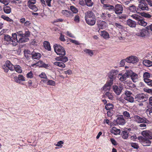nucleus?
Returning <instances> with one entry per match:
<instances>
[{
	"mask_svg": "<svg viewBox=\"0 0 152 152\" xmlns=\"http://www.w3.org/2000/svg\"><path fill=\"white\" fill-rule=\"evenodd\" d=\"M85 18L86 23L89 25H94L96 22V17L94 12L91 11H88L85 13Z\"/></svg>",
	"mask_w": 152,
	"mask_h": 152,
	"instance_id": "f257e3e1",
	"label": "nucleus"
},
{
	"mask_svg": "<svg viewBox=\"0 0 152 152\" xmlns=\"http://www.w3.org/2000/svg\"><path fill=\"white\" fill-rule=\"evenodd\" d=\"M55 52L57 55L60 56H64L66 54V51L64 48L59 45L55 44L53 45Z\"/></svg>",
	"mask_w": 152,
	"mask_h": 152,
	"instance_id": "f03ea898",
	"label": "nucleus"
},
{
	"mask_svg": "<svg viewBox=\"0 0 152 152\" xmlns=\"http://www.w3.org/2000/svg\"><path fill=\"white\" fill-rule=\"evenodd\" d=\"M131 17L137 21V23L139 25L143 26H145L147 25V23L143 20L142 16L134 14L132 15Z\"/></svg>",
	"mask_w": 152,
	"mask_h": 152,
	"instance_id": "7ed1b4c3",
	"label": "nucleus"
},
{
	"mask_svg": "<svg viewBox=\"0 0 152 152\" xmlns=\"http://www.w3.org/2000/svg\"><path fill=\"white\" fill-rule=\"evenodd\" d=\"M27 6L31 10L34 12H37L38 10V7L34 4L36 3V0H27Z\"/></svg>",
	"mask_w": 152,
	"mask_h": 152,
	"instance_id": "20e7f679",
	"label": "nucleus"
},
{
	"mask_svg": "<svg viewBox=\"0 0 152 152\" xmlns=\"http://www.w3.org/2000/svg\"><path fill=\"white\" fill-rule=\"evenodd\" d=\"M150 34V32L146 29H138L137 30V32L136 33V35L139 37H144L146 36H148Z\"/></svg>",
	"mask_w": 152,
	"mask_h": 152,
	"instance_id": "39448f33",
	"label": "nucleus"
},
{
	"mask_svg": "<svg viewBox=\"0 0 152 152\" xmlns=\"http://www.w3.org/2000/svg\"><path fill=\"white\" fill-rule=\"evenodd\" d=\"M139 61L138 57L135 56H131L126 58V61L128 63L133 64H136Z\"/></svg>",
	"mask_w": 152,
	"mask_h": 152,
	"instance_id": "423d86ee",
	"label": "nucleus"
},
{
	"mask_svg": "<svg viewBox=\"0 0 152 152\" xmlns=\"http://www.w3.org/2000/svg\"><path fill=\"white\" fill-rule=\"evenodd\" d=\"M124 94L125 96L124 97V99L130 103H133L134 101L133 97L132 95V94L131 92L128 91H126L125 92Z\"/></svg>",
	"mask_w": 152,
	"mask_h": 152,
	"instance_id": "0eeeda50",
	"label": "nucleus"
},
{
	"mask_svg": "<svg viewBox=\"0 0 152 152\" xmlns=\"http://www.w3.org/2000/svg\"><path fill=\"white\" fill-rule=\"evenodd\" d=\"M114 108L113 105L110 103H108L105 106V108L107 110H108L107 112V115L109 117H111L114 113V111L113 109Z\"/></svg>",
	"mask_w": 152,
	"mask_h": 152,
	"instance_id": "6e6552de",
	"label": "nucleus"
},
{
	"mask_svg": "<svg viewBox=\"0 0 152 152\" xmlns=\"http://www.w3.org/2000/svg\"><path fill=\"white\" fill-rule=\"evenodd\" d=\"M138 139L141 143L144 146H149L150 145L151 142L148 139L144 138L142 136H139Z\"/></svg>",
	"mask_w": 152,
	"mask_h": 152,
	"instance_id": "1a4fd4ad",
	"label": "nucleus"
},
{
	"mask_svg": "<svg viewBox=\"0 0 152 152\" xmlns=\"http://www.w3.org/2000/svg\"><path fill=\"white\" fill-rule=\"evenodd\" d=\"M130 72H129V70H127L124 74L122 73L118 74V77L120 81H124L129 77V75L130 74Z\"/></svg>",
	"mask_w": 152,
	"mask_h": 152,
	"instance_id": "9d476101",
	"label": "nucleus"
},
{
	"mask_svg": "<svg viewBox=\"0 0 152 152\" xmlns=\"http://www.w3.org/2000/svg\"><path fill=\"white\" fill-rule=\"evenodd\" d=\"M134 120L138 123H147L149 122L148 121L146 118H142L137 115H134Z\"/></svg>",
	"mask_w": 152,
	"mask_h": 152,
	"instance_id": "9b49d317",
	"label": "nucleus"
},
{
	"mask_svg": "<svg viewBox=\"0 0 152 152\" xmlns=\"http://www.w3.org/2000/svg\"><path fill=\"white\" fill-rule=\"evenodd\" d=\"M114 10L115 14L117 15L121 14L123 11L122 5L120 4L115 5L114 7Z\"/></svg>",
	"mask_w": 152,
	"mask_h": 152,
	"instance_id": "f8f14e48",
	"label": "nucleus"
},
{
	"mask_svg": "<svg viewBox=\"0 0 152 152\" xmlns=\"http://www.w3.org/2000/svg\"><path fill=\"white\" fill-rule=\"evenodd\" d=\"M129 72H131L130 74L129 75V77H130L133 81L134 82H136L138 80L139 76L136 73L133 72L132 71L129 70Z\"/></svg>",
	"mask_w": 152,
	"mask_h": 152,
	"instance_id": "ddd939ff",
	"label": "nucleus"
},
{
	"mask_svg": "<svg viewBox=\"0 0 152 152\" xmlns=\"http://www.w3.org/2000/svg\"><path fill=\"white\" fill-rule=\"evenodd\" d=\"M142 135L148 139H152V132L149 130H145L142 132Z\"/></svg>",
	"mask_w": 152,
	"mask_h": 152,
	"instance_id": "4468645a",
	"label": "nucleus"
},
{
	"mask_svg": "<svg viewBox=\"0 0 152 152\" xmlns=\"http://www.w3.org/2000/svg\"><path fill=\"white\" fill-rule=\"evenodd\" d=\"M61 13L64 16L69 17L72 18L74 16L73 13L70 11L67 10H64L62 11Z\"/></svg>",
	"mask_w": 152,
	"mask_h": 152,
	"instance_id": "2eb2a0df",
	"label": "nucleus"
},
{
	"mask_svg": "<svg viewBox=\"0 0 152 152\" xmlns=\"http://www.w3.org/2000/svg\"><path fill=\"white\" fill-rule=\"evenodd\" d=\"M138 7L142 10L148 11L149 10L148 4L145 3V2L139 3Z\"/></svg>",
	"mask_w": 152,
	"mask_h": 152,
	"instance_id": "dca6fc26",
	"label": "nucleus"
},
{
	"mask_svg": "<svg viewBox=\"0 0 152 152\" xmlns=\"http://www.w3.org/2000/svg\"><path fill=\"white\" fill-rule=\"evenodd\" d=\"M117 124L120 125H124L125 123V120L122 115L118 116L116 120Z\"/></svg>",
	"mask_w": 152,
	"mask_h": 152,
	"instance_id": "f3484780",
	"label": "nucleus"
},
{
	"mask_svg": "<svg viewBox=\"0 0 152 152\" xmlns=\"http://www.w3.org/2000/svg\"><path fill=\"white\" fill-rule=\"evenodd\" d=\"M12 37L11 38L12 39V42H11V45L13 46H15L18 44V41L17 39V34L16 33H12Z\"/></svg>",
	"mask_w": 152,
	"mask_h": 152,
	"instance_id": "a211bd4d",
	"label": "nucleus"
},
{
	"mask_svg": "<svg viewBox=\"0 0 152 152\" xmlns=\"http://www.w3.org/2000/svg\"><path fill=\"white\" fill-rule=\"evenodd\" d=\"M145 96L143 94H139L135 97L136 100L140 102H143L145 101Z\"/></svg>",
	"mask_w": 152,
	"mask_h": 152,
	"instance_id": "6ab92c4d",
	"label": "nucleus"
},
{
	"mask_svg": "<svg viewBox=\"0 0 152 152\" xmlns=\"http://www.w3.org/2000/svg\"><path fill=\"white\" fill-rule=\"evenodd\" d=\"M32 58L35 60H39L41 57V54L39 53H36L35 52H33L31 53Z\"/></svg>",
	"mask_w": 152,
	"mask_h": 152,
	"instance_id": "aec40b11",
	"label": "nucleus"
},
{
	"mask_svg": "<svg viewBox=\"0 0 152 152\" xmlns=\"http://www.w3.org/2000/svg\"><path fill=\"white\" fill-rule=\"evenodd\" d=\"M43 6L47 5L48 6L51 7V1L52 0H40Z\"/></svg>",
	"mask_w": 152,
	"mask_h": 152,
	"instance_id": "412c9836",
	"label": "nucleus"
},
{
	"mask_svg": "<svg viewBox=\"0 0 152 152\" xmlns=\"http://www.w3.org/2000/svg\"><path fill=\"white\" fill-rule=\"evenodd\" d=\"M100 35L103 38L106 39H107L110 38L108 33L105 31H101Z\"/></svg>",
	"mask_w": 152,
	"mask_h": 152,
	"instance_id": "4be33fe9",
	"label": "nucleus"
},
{
	"mask_svg": "<svg viewBox=\"0 0 152 152\" xmlns=\"http://www.w3.org/2000/svg\"><path fill=\"white\" fill-rule=\"evenodd\" d=\"M126 23L129 26L132 28L135 27L136 25L134 21L130 19H129L127 21Z\"/></svg>",
	"mask_w": 152,
	"mask_h": 152,
	"instance_id": "5701e85b",
	"label": "nucleus"
},
{
	"mask_svg": "<svg viewBox=\"0 0 152 152\" xmlns=\"http://www.w3.org/2000/svg\"><path fill=\"white\" fill-rule=\"evenodd\" d=\"M117 70H112L110 71L109 72L108 77L109 79H115V76L114 75V73H116L117 72Z\"/></svg>",
	"mask_w": 152,
	"mask_h": 152,
	"instance_id": "b1692460",
	"label": "nucleus"
},
{
	"mask_svg": "<svg viewBox=\"0 0 152 152\" xmlns=\"http://www.w3.org/2000/svg\"><path fill=\"white\" fill-rule=\"evenodd\" d=\"M113 88L114 91L117 95H119L121 94V91L117 86L113 85Z\"/></svg>",
	"mask_w": 152,
	"mask_h": 152,
	"instance_id": "393cba45",
	"label": "nucleus"
},
{
	"mask_svg": "<svg viewBox=\"0 0 152 152\" xmlns=\"http://www.w3.org/2000/svg\"><path fill=\"white\" fill-rule=\"evenodd\" d=\"M3 11L5 13L9 14L11 12V9L9 6L5 5L3 7Z\"/></svg>",
	"mask_w": 152,
	"mask_h": 152,
	"instance_id": "a878e982",
	"label": "nucleus"
},
{
	"mask_svg": "<svg viewBox=\"0 0 152 152\" xmlns=\"http://www.w3.org/2000/svg\"><path fill=\"white\" fill-rule=\"evenodd\" d=\"M142 63L145 66L149 67L152 66V62L148 60H144L143 61Z\"/></svg>",
	"mask_w": 152,
	"mask_h": 152,
	"instance_id": "bb28decb",
	"label": "nucleus"
},
{
	"mask_svg": "<svg viewBox=\"0 0 152 152\" xmlns=\"http://www.w3.org/2000/svg\"><path fill=\"white\" fill-rule=\"evenodd\" d=\"M105 22L102 21L101 20H98L97 21V24L98 27L99 28V30L100 29H102L104 25L105 24Z\"/></svg>",
	"mask_w": 152,
	"mask_h": 152,
	"instance_id": "cd10ccee",
	"label": "nucleus"
},
{
	"mask_svg": "<svg viewBox=\"0 0 152 152\" xmlns=\"http://www.w3.org/2000/svg\"><path fill=\"white\" fill-rule=\"evenodd\" d=\"M54 65L61 68H64L66 66L64 63L61 62H55L53 63Z\"/></svg>",
	"mask_w": 152,
	"mask_h": 152,
	"instance_id": "c85d7f7f",
	"label": "nucleus"
},
{
	"mask_svg": "<svg viewBox=\"0 0 152 152\" xmlns=\"http://www.w3.org/2000/svg\"><path fill=\"white\" fill-rule=\"evenodd\" d=\"M5 63L6 65H7V66L9 69L11 70H14V66L9 61L7 60L6 61Z\"/></svg>",
	"mask_w": 152,
	"mask_h": 152,
	"instance_id": "c756f323",
	"label": "nucleus"
},
{
	"mask_svg": "<svg viewBox=\"0 0 152 152\" xmlns=\"http://www.w3.org/2000/svg\"><path fill=\"white\" fill-rule=\"evenodd\" d=\"M111 132L112 133L115 135L119 134L121 132V130L119 129H118L116 128L113 127L111 130Z\"/></svg>",
	"mask_w": 152,
	"mask_h": 152,
	"instance_id": "7c9ffc66",
	"label": "nucleus"
},
{
	"mask_svg": "<svg viewBox=\"0 0 152 152\" xmlns=\"http://www.w3.org/2000/svg\"><path fill=\"white\" fill-rule=\"evenodd\" d=\"M43 44L45 48L46 49H47L49 51L50 50L51 48L49 42L46 41H45L44 42Z\"/></svg>",
	"mask_w": 152,
	"mask_h": 152,
	"instance_id": "2f4dec72",
	"label": "nucleus"
},
{
	"mask_svg": "<svg viewBox=\"0 0 152 152\" xmlns=\"http://www.w3.org/2000/svg\"><path fill=\"white\" fill-rule=\"evenodd\" d=\"M104 96L107 97L110 100H112L113 98L112 94L108 91L106 92Z\"/></svg>",
	"mask_w": 152,
	"mask_h": 152,
	"instance_id": "473e14b6",
	"label": "nucleus"
},
{
	"mask_svg": "<svg viewBox=\"0 0 152 152\" xmlns=\"http://www.w3.org/2000/svg\"><path fill=\"white\" fill-rule=\"evenodd\" d=\"M83 51L86 53L88 54L90 56H92L94 54V52L93 51L90 49H85L83 50Z\"/></svg>",
	"mask_w": 152,
	"mask_h": 152,
	"instance_id": "72a5a7b5",
	"label": "nucleus"
},
{
	"mask_svg": "<svg viewBox=\"0 0 152 152\" xmlns=\"http://www.w3.org/2000/svg\"><path fill=\"white\" fill-rule=\"evenodd\" d=\"M4 39L7 42H10V44H11V42H12V40L10 36L7 34L5 35L4 36Z\"/></svg>",
	"mask_w": 152,
	"mask_h": 152,
	"instance_id": "f704fd0d",
	"label": "nucleus"
},
{
	"mask_svg": "<svg viewBox=\"0 0 152 152\" xmlns=\"http://www.w3.org/2000/svg\"><path fill=\"white\" fill-rule=\"evenodd\" d=\"M110 86L106 83L102 87L103 90L104 91H108L110 90Z\"/></svg>",
	"mask_w": 152,
	"mask_h": 152,
	"instance_id": "c9c22d12",
	"label": "nucleus"
},
{
	"mask_svg": "<svg viewBox=\"0 0 152 152\" xmlns=\"http://www.w3.org/2000/svg\"><path fill=\"white\" fill-rule=\"evenodd\" d=\"M146 113L149 117H152V107L148 108L146 110Z\"/></svg>",
	"mask_w": 152,
	"mask_h": 152,
	"instance_id": "e433bc0d",
	"label": "nucleus"
},
{
	"mask_svg": "<svg viewBox=\"0 0 152 152\" xmlns=\"http://www.w3.org/2000/svg\"><path fill=\"white\" fill-rule=\"evenodd\" d=\"M114 26L115 28L121 30L124 29V27L121 24L118 23H114Z\"/></svg>",
	"mask_w": 152,
	"mask_h": 152,
	"instance_id": "4c0bfd02",
	"label": "nucleus"
},
{
	"mask_svg": "<svg viewBox=\"0 0 152 152\" xmlns=\"http://www.w3.org/2000/svg\"><path fill=\"white\" fill-rule=\"evenodd\" d=\"M14 69L15 71L18 73H21L22 72V70L21 69V67L19 65H15Z\"/></svg>",
	"mask_w": 152,
	"mask_h": 152,
	"instance_id": "58836bf2",
	"label": "nucleus"
},
{
	"mask_svg": "<svg viewBox=\"0 0 152 152\" xmlns=\"http://www.w3.org/2000/svg\"><path fill=\"white\" fill-rule=\"evenodd\" d=\"M104 7H105L106 9L109 10H114V7L112 5L104 4Z\"/></svg>",
	"mask_w": 152,
	"mask_h": 152,
	"instance_id": "ea45409f",
	"label": "nucleus"
},
{
	"mask_svg": "<svg viewBox=\"0 0 152 152\" xmlns=\"http://www.w3.org/2000/svg\"><path fill=\"white\" fill-rule=\"evenodd\" d=\"M1 18L4 19V20H6L8 22H13V20L10 18L4 15H2L1 16Z\"/></svg>",
	"mask_w": 152,
	"mask_h": 152,
	"instance_id": "a19ab883",
	"label": "nucleus"
},
{
	"mask_svg": "<svg viewBox=\"0 0 152 152\" xmlns=\"http://www.w3.org/2000/svg\"><path fill=\"white\" fill-rule=\"evenodd\" d=\"M20 37V38L19 39L18 41V42L19 43H21L28 41L29 40L28 38L27 37Z\"/></svg>",
	"mask_w": 152,
	"mask_h": 152,
	"instance_id": "79ce46f5",
	"label": "nucleus"
},
{
	"mask_svg": "<svg viewBox=\"0 0 152 152\" xmlns=\"http://www.w3.org/2000/svg\"><path fill=\"white\" fill-rule=\"evenodd\" d=\"M150 77V73L147 72H145L143 75L144 81H145V79H148Z\"/></svg>",
	"mask_w": 152,
	"mask_h": 152,
	"instance_id": "37998d69",
	"label": "nucleus"
},
{
	"mask_svg": "<svg viewBox=\"0 0 152 152\" xmlns=\"http://www.w3.org/2000/svg\"><path fill=\"white\" fill-rule=\"evenodd\" d=\"M140 14L142 16L147 18H150L152 17L151 15L150 14L144 12L141 13Z\"/></svg>",
	"mask_w": 152,
	"mask_h": 152,
	"instance_id": "c03bdc74",
	"label": "nucleus"
},
{
	"mask_svg": "<svg viewBox=\"0 0 152 152\" xmlns=\"http://www.w3.org/2000/svg\"><path fill=\"white\" fill-rule=\"evenodd\" d=\"M70 9L71 11L72 12L73 14L74 13H76L78 12V10L75 7L73 6H70Z\"/></svg>",
	"mask_w": 152,
	"mask_h": 152,
	"instance_id": "a18cd8bd",
	"label": "nucleus"
},
{
	"mask_svg": "<svg viewBox=\"0 0 152 152\" xmlns=\"http://www.w3.org/2000/svg\"><path fill=\"white\" fill-rule=\"evenodd\" d=\"M86 5L88 7H91L93 4V3L91 0H85Z\"/></svg>",
	"mask_w": 152,
	"mask_h": 152,
	"instance_id": "49530a36",
	"label": "nucleus"
},
{
	"mask_svg": "<svg viewBox=\"0 0 152 152\" xmlns=\"http://www.w3.org/2000/svg\"><path fill=\"white\" fill-rule=\"evenodd\" d=\"M128 137V134L126 131H124L122 134V137L124 139H126Z\"/></svg>",
	"mask_w": 152,
	"mask_h": 152,
	"instance_id": "de8ad7c7",
	"label": "nucleus"
},
{
	"mask_svg": "<svg viewBox=\"0 0 152 152\" xmlns=\"http://www.w3.org/2000/svg\"><path fill=\"white\" fill-rule=\"evenodd\" d=\"M47 84L48 85H50L52 86H54L55 85V82L54 81L52 80H47Z\"/></svg>",
	"mask_w": 152,
	"mask_h": 152,
	"instance_id": "09e8293b",
	"label": "nucleus"
},
{
	"mask_svg": "<svg viewBox=\"0 0 152 152\" xmlns=\"http://www.w3.org/2000/svg\"><path fill=\"white\" fill-rule=\"evenodd\" d=\"M19 83H20L21 81H25V77L22 75H18Z\"/></svg>",
	"mask_w": 152,
	"mask_h": 152,
	"instance_id": "8fccbe9b",
	"label": "nucleus"
},
{
	"mask_svg": "<svg viewBox=\"0 0 152 152\" xmlns=\"http://www.w3.org/2000/svg\"><path fill=\"white\" fill-rule=\"evenodd\" d=\"M64 143V142L63 141H60L58 142L57 144H55L54 145L56 146L59 147L60 148H61L63 147V145Z\"/></svg>",
	"mask_w": 152,
	"mask_h": 152,
	"instance_id": "3c124183",
	"label": "nucleus"
},
{
	"mask_svg": "<svg viewBox=\"0 0 152 152\" xmlns=\"http://www.w3.org/2000/svg\"><path fill=\"white\" fill-rule=\"evenodd\" d=\"M39 77L45 79L46 80L48 79L47 76L44 72H42L41 74L39 75Z\"/></svg>",
	"mask_w": 152,
	"mask_h": 152,
	"instance_id": "603ef678",
	"label": "nucleus"
},
{
	"mask_svg": "<svg viewBox=\"0 0 152 152\" xmlns=\"http://www.w3.org/2000/svg\"><path fill=\"white\" fill-rule=\"evenodd\" d=\"M123 114L124 115V116L125 118H130V114L128 112L126 111H124V112H123Z\"/></svg>",
	"mask_w": 152,
	"mask_h": 152,
	"instance_id": "864d4df0",
	"label": "nucleus"
},
{
	"mask_svg": "<svg viewBox=\"0 0 152 152\" xmlns=\"http://www.w3.org/2000/svg\"><path fill=\"white\" fill-rule=\"evenodd\" d=\"M145 83L148 84L149 86H152V80L149 79H145Z\"/></svg>",
	"mask_w": 152,
	"mask_h": 152,
	"instance_id": "5fc2aeb1",
	"label": "nucleus"
},
{
	"mask_svg": "<svg viewBox=\"0 0 152 152\" xmlns=\"http://www.w3.org/2000/svg\"><path fill=\"white\" fill-rule=\"evenodd\" d=\"M34 76V75L31 72H28L26 75V77L29 78L31 79Z\"/></svg>",
	"mask_w": 152,
	"mask_h": 152,
	"instance_id": "6e6d98bb",
	"label": "nucleus"
},
{
	"mask_svg": "<svg viewBox=\"0 0 152 152\" xmlns=\"http://www.w3.org/2000/svg\"><path fill=\"white\" fill-rule=\"evenodd\" d=\"M129 9L131 12H134L136 10L135 6L133 5L130 6L129 7Z\"/></svg>",
	"mask_w": 152,
	"mask_h": 152,
	"instance_id": "4d7b16f0",
	"label": "nucleus"
},
{
	"mask_svg": "<svg viewBox=\"0 0 152 152\" xmlns=\"http://www.w3.org/2000/svg\"><path fill=\"white\" fill-rule=\"evenodd\" d=\"M114 80V79H110V80L107 82L106 83L108 84V85H109V86H111L113 84Z\"/></svg>",
	"mask_w": 152,
	"mask_h": 152,
	"instance_id": "13d9d810",
	"label": "nucleus"
},
{
	"mask_svg": "<svg viewBox=\"0 0 152 152\" xmlns=\"http://www.w3.org/2000/svg\"><path fill=\"white\" fill-rule=\"evenodd\" d=\"M5 64L2 66L3 69L4 70V71L6 72H7L8 71L9 69L8 67Z\"/></svg>",
	"mask_w": 152,
	"mask_h": 152,
	"instance_id": "bf43d9fd",
	"label": "nucleus"
},
{
	"mask_svg": "<svg viewBox=\"0 0 152 152\" xmlns=\"http://www.w3.org/2000/svg\"><path fill=\"white\" fill-rule=\"evenodd\" d=\"M30 32L28 31H25V33L24 34L23 37H27L29 36Z\"/></svg>",
	"mask_w": 152,
	"mask_h": 152,
	"instance_id": "052dcab7",
	"label": "nucleus"
},
{
	"mask_svg": "<svg viewBox=\"0 0 152 152\" xmlns=\"http://www.w3.org/2000/svg\"><path fill=\"white\" fill-rule=\"evenodd\" d=\"M131 145L134 148L137 149L139 148V146L137 143H132L131 144Z\"/></svg>",
	"mask_w": 152,
	"mask_h": 152,
	"instance_id": "680f3d73",
	"label": "nucleus"
},
{
	"mask_svg": "<svg viewBox=\"0 0 152 152\" xmlns=\"http://www.w3.org/2000/svg\"><path fill=\"white\" fill-rule=\"evenodd\" d=\"M17 36L20 37H23L24 34L22 31H19L17 32Z\"/></svg>",
	"mask_w": 152,
	"mask_h": 152,
	"instance_id": "e2e57ef3",
	"label": "nucleus"
},
{
	"mask_svg": "<svg viewBox=\"0 0 152 152\" xmlns=\"http://www.w3.org/2000/svg\"><path fill=\"white\" fill-rule=\"evenodd\" d=\"M68 61V59L67 57H66L62 56L61 61L63 63H65Z\"/></svg>",
	"mask_w": 152,
	"mask_h": 152,
	"instance_id": "0e129e2a",
	"label": "nucleus"
},
{
	"mask_svg": "<svg viewBox=\"0 0 152 152\" xmlns=\"http://www.w3.org/2000/svg\"><path fill=\"white\" fill-rule=\"evenodd\" d=\"M69 40L70 41L72 42V43L75 44L76 45H79V43L78 41L77 40H73L70 39H69Z\"/></svg>",
	"mask_w": 152,
	"mask_h": 152,
	"instance_id": "69168bd1",
	"label": "nucleus"
},
{
	"mask_svg": "<svg viewBox=\"0 0 152 152\" xmlns=\"http://www.w3.org/2000/svg\"><path fill=\"white\" fill-rule=\"evenodd\" d=\"M13 81L17 83H19L18 77L17 76H14L13 78Z\"/></svg>",
	"mask_w": 152,
	"mask_h": 152,
	"instance_id": "338daca9",
	"label": "nucleus"
},
{
	"mask_svg": "<svg viewBox=\"0 0 152 152\" xmlns=\"http://www.w3.org/2000/svg\"><path fill=\"white\" fill-rule=\"evenodd\" d=\"M100 17L102 19L104 20L105 19L107 18L106 13H102Z\"/></svg>",
	"mask_w": 152,
	"mask_h": 152,
	"instance_id": "774afa93",
	"label": "nucleus"
}]
</instances>
